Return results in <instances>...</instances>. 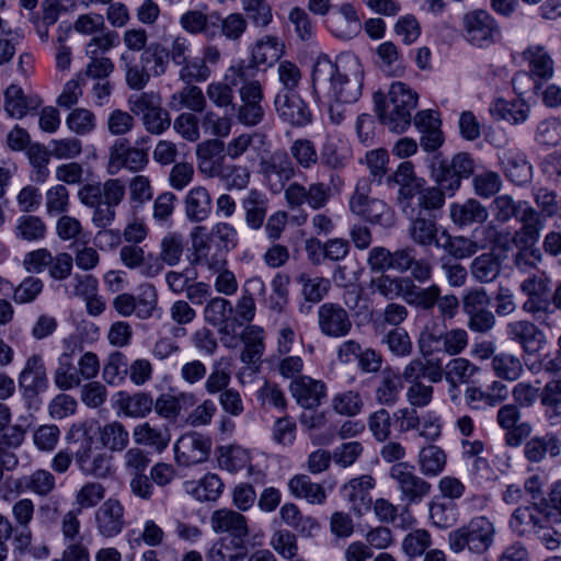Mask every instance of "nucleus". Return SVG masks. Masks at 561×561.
<instances>
[{
    "label": "nucleus",
    "instance_id": "1",
    "mask_svg": "<svg viewBox=\"0 0 561 561\" xmlns=\"http://www.w3.org/2000/svg\"><path fill=\"white\" fill-rule=\"evenodd\" d=\"M314 85L327 87L328 96L335 103H355L362 95L364 69L352 54H342L335 61L319 58L312 71Z\"/></svg>",
    "mask_w": 561,
    "mask_h": 561
},
{
    "label": "nucleus",
    "instance_id": "2",
    "mask_svg": "<svg viewBox=\"0 0 561 561\" xmlns=\"http://www.w3.org/2000/svg\"><path fill=\"white\" fill-rule=\"evenodd\" d=\"M375 103L380 123L391 133L403 134L411 125L419 95L408 84L397 81L391 83L386 96L376 93Z\"/></svg>",
    "mask_w": 561,
    "mask_h": 561
},
{
    "label": "nucleus",
    "instance_id": "3",
    "mask_svg": "<svg viewBox=\"0 0 561 561\" xmlns=\"http://www.w3.org/2000/svg\"><path fill=\"white\" fill-rule=\"evenodd\" d=\"M71 433H81V436L75 440L78 444L75 450V462L79 471L84 476L99 479L111 476L113 472V456L94 445V439L85 424L73 425Z\"/></svg>",
    "mask_w": 561,
    "mask_h": 561
},
{
    "label": "nucleus",
    "instance_id": "4",
    "mask_svg": "<svg viewBox=\"0 0 561 561\" xmlns=\"http://www.w3.org/2000/svg\"><path fill=\"white\" fill-rule=\"evenodd\" d=\"M495 533V526L488 517L477 516L467 525L451 531L448 545L456 553L466 548L474 553H483L493 545Z\"/></svg>",
    "mask_w": 561,
    "mask_h": 561
},
{
    "label": "nucleus",
    "instance_id": "5",
    "mask_svg": "<svg viewBox=\"0 0 561 561\" xmlns=\"http://www.w3.org/2000/svg\"><path fill=\"white\" fill-rule=\"evenodd\" d=\"M370 191L369 181L359 180L348 202L350 210L371 225L392 226L394 216L391 207L382 199L371 197Z\"/></svg>",
    "mask_w": 561,
    "mask_h": 561
},
{
    "label": "nucleus",
    "instance_id": "6",
    "mask_svg": "<svg viewBox=\"0 0 561 561\" xmlns=\"http://www.w3.org/2000/svg\"><path fill=\"white\" fill-rule=\"evenodd\" d=\"M255 72L253 65L238 61L226 70L222 80L213 81L207 85L206 95L216 107L233 106L234 88L255 77Z\"/></svg>",
    "mask_w": 561,
    "mask_h": 561
},
{
    "label": "nucleus",
    "instance_id": "7",
    "mask_svg": "<svg viewBox=\"0 0 561 561\" xmlns=\"http://www.w3.org/2000/svg\"><path fill=\"white\" fill-rule=\"evenodd\" d=\"M259 158V174L262 175L272 193H280L285 184L296 174L295 165L288 153L284 150L270 152L265 147V152H261Z\"/></svg>",
    "mask_w": 561,
    "mask_h": 561
},
{
    "label": "nucleus",
    "instance_id": "8",
    "mask_svg": "<svg viewBox=\"0 0 561 561\" xmlns=\"http://www.w3.org/2000/svg\"><path fill=\"white\" fill-rule=\"evenodd\" d=\"M148 164L147 149L130 146L126 138H117L108 148L106 170L111 175H116L123 169L138 173L144 171Z\"/></svg>",
    "mask_w": 561,
    "mask_h": 561
},
{
    "label": "nucleus",
    "instance_id": "9",
    "mask_svg": "<svg viewBox=\"0 0 561 561\" xmlns=\"http://www.w3.org/2000/svg\"><path fill=\"white\" fill-rule=\"evenodd\" d=\"M390 478L396 482L400 500L407 505L420 504L432 491V484L414 473L407 462H398L390 468Z\"/></svg>",
    "mask_w": 561,
    "mask_h": 561
},
{
    "label": "nucleus",
    "instance_id": "10",
    "mask_svg": "<svg viewBox=\"0 0 561 561\" xmlns=\"http://www.w3.org/2000/svg\"><path fill=\"white\" fill-rule=\"evenodd\" d=\"M193 264L205 267L211 273L227 266V253L214 240L205 234V228L196 226L192 233Z\"/></svg>",
    "mask_w": 561,
    "mask_h": 561
},
{
    "label": "nucleus",
    "instance_id": "11",
    "mask_svg": "<svg viewBox=\"0 0 561 561\" xmlns=\"http://www.w3.org/2000/svg\"><path fill=\"white\" fill-rule=\"evenodd\" d=\"M241 104L237 110L238 122L245 127L257 126L265 115L262 105L264 99L262 84L254 77L244 81L239 88Z\"/></svg>",
    "mask_w": 561,
    "mask_h": 561
},
{
    "label": "nucleus",
    "instance_id": "12",
    "mask_svg": "<svg viewBox=\"0 0 561 561\" xmlns=\"http://www.w3.org/2000/svg\"><path fill=\"white\" fill-rule=\"evenodd\" d=\"M210 449V437L197 432L186 433L174 444L175 461L182 467L203 463L208 459Z\"/></svg>",
    "mask_w": 561,
    "mask_h": 561
},
{
    "label": "nucleus",
    "instance_id": "13",
    "mask_svg": "<svg viewBox=\"0 0 561 561\" xmlns=\"http://www.w3.org/2000/svg\"><path fill=\"white\" fill-rule=\"evenodd\" d=\"M462 22L467 41L479 47L490 45L500 34L495 20L485 10L466 13Z\"/></svg>",
    "mask_w": 561,
    "mask_h": 561
},
{
    "label": "nucleus",
    "instance_id": "14",
    "mask_svg": "<svg viewBox=\"0 0 561 561\" xmlns=\"http://www.w3.org/2000/svg\"><path fill=\"white\" fill-rule=\"evenodd\" d=\"M285 199L290 208H298L307 204L312 209L327 206L331 198V188L322 182L311 183L308 187L293 182L284 192Z\"/></svg>",
    "mask_w": 561,
    "mask_h": 561
},
{
    "label": "nucleus",
    "instance_id": "15",
    "mask_svg": "<svg viewBox=\"0 0 561 561\" xmlns=\"http://www.w3.org/2000/svg\"><path fill=\"white\" fill-rule=\"evenodd\" d=\"M400 194L403 198L404 207H410L412 211L439 209L445 203V192L438 186H424L421 183H413L401 187Z\"/></svg>",
    "mask_w": 561,
    "mask_h": 561
},
{
    "label": "nucleus",
    "instance_id": "16",
    "mask_svg": "<svg viewBox=\"0 0 561 561\" xmlns=\"http://www.w3.org/2000/svg\"><path fill=\"white\" fill-rule=\"evenodd\" d=\"M98 534L103 538L118 536L125 527L124 505L114 497L105 500L94 513Z\"/></svg>",
    "mask_w": 561,
    "mask_h": 561
},
{
    "label": "nucleus",
    "instance_id": "17",
    "mask_svg": "<svg viewBox=\"0 0 561 561\" xmlns=\"http://www.w3.org/2000/svg\"><path fill=\"white\" fill-rule=\"evenodd\" d=\"M198 171L207 178L222 175L226 159V142L218 138H209L196 146L195 150Z\"/></svg>",
    "mask_w": 561,
    "mask_h": 561
},
{
    "label": "nucleus",
    "instance_id": "18",
    "mask_svg": "<svg viewBox=\"0 0 561 561\" xmlns=\"http://www.w3.org/2000/svg\"><path fill=\"white\" fill-rule=\"evenodd\" d=\"M318 325L323 335L341 339L350 333L352 321L348 312L341 305L325 302L318 309Z\"/></svg>",
    "mask_w": 561,
    "mask_h": 561
},
{
    "label": "nucleus",
    "instance_id": "19",
    "mask_svg": "<svg viewBox=\"0 0 561 561\" xmlns=\"http://www.w3.org/2000/svg\"><path fill=\"white\" fill-rule=\"evenodd\" d=\"M274 106L278 117L291 126H305L311 121V113L297 92L278 91Z\"/></svg>",
    "mask_w": 561,
    "mask_h": 561
},
{
    "label": "nucleus",
    "instance_id": "20",
    "mask_svg": "<svg viewBox=\"0 0 561 561\" xmlns=\"http://www.w3.org/2000/svg\"><path fill=\"white\" fill-rule=\"evenodd\" d=\"M209 524L215 534H228V538L248 540L250 535L247 517L232 508L215 510L210 515Z\"/></svg>",
    "mask_w": 561,
    "mask_h": 561
},
{
    "label": "nucleus",
    "instance_id": "21",
    "mask_svg": "<svg viewBox=\"0 0 561 561\" xmlns=\"http://www.w3.org/2000/svg\"><path fill=\"white\" fill-rule=\"evenodd\" d=\"M522 413L516 404L507 403L502 405L496 413L497 425L506 431L505 440L510 446H518L523 439L528 437L533 431L527 422L518 423Z\"/></svg>",
    "mask_w": 561,
    "mask_h": 561
},
{
    "label": "nucleus",
    "instance_id": "22",
    "mask_svg": "<svg viewBox=\"0 0 561 561\" xmlns=\"http://www.w3.org/2000/svg\"><path fill=\"white\" fill-rule=\"evenodd\" d=\"M507 339L520 345L526 354H533L545 344L543 332L529 320L511 321L505 327Z\"/></svg>",
    "mask_w": 561,
    "mask_h": 561
},
{
    "label": "nucleus",
    "instance_id": "23",
    "mask_svg": "<svg viewBox=\"0 0 561 561\" xmlns=\"http://www.w3.org/2000/svg\"><path fill=\"white\" fill-rule=\"evenodd\" d=\"M289 390L296 402L304 409H316L327 398L325 383L309 376H300L293 380Z\"/></svg>",
    "mask_w": 561,
    "mask_h": 561
},
{
    "label": "nucleus",
    "instance_id": "24",
    "mask_svg": "<svg viewBox=\"0 0 561 561\" xmlns=\"http://www.w3.org/2000/svg\"><path fill=\"white\" fill-rule=\"evenodd\" d=\"M184 251L182 234L176 232L167 233L160 242L159 254L149 253V262L154 276L161 274L164 265L175 266L180 263Z\"/></svg>",
    "mask_w": 561,
    "mask_h": 561
},
{
    "label": "nucleus",
    "instance_id": "25",
    "mask_svg": "<svg viewBox=\"0 0 561 561\" xmlns=\"http://www.w3.org/2000/svg\"><path fill=\"white\" fill-rule=\"evenodd\" d=\"M133 438L136 445L148 447L161 454L168 448L171 442V432L164 424L146 421L137 424L133 428Z\"/></svg>",
    "mask_w": 561,
    "mask_h": 561
},
{
    "label": "nucleus",
    "instance_id": "26",
    "mask_svg": "<svg viewBox=\"0 0 561 561\" xmlns=\"http://www.w3.org/2000/svg\"><path fill=\"white\" fill-rule=\"evenodd\" d=\"M376 481L370 474H363L351 479L343 491L351 510L358 516H362L371 506L370 491L375 488Z\"/></svg>",
    "mask_w": 561,
    "mask_h": 561
},
{
    "label": "nucleus",
    "instance_id": "27",
    "mask_svg": "<svg viewBox=\"0 0 561 561\" xmlns=\"http://www.w3.org/2000/svg\"><path fill=\"white\" fill-rule=\"evenodd\" d=\"M19 385L27 396H35L48 386V378L43 357L31 355L19 375Z\"/></svg>",
    "mask_w": 561,
    "mask_h": 561
},
{
    "label": "nucleus",
    "instance_id": "28",
    "mask_svg": "<svg viewBox=\"0 0 561 561\" xmlns=\"http://www.w3.org/2000/svg\"><path fill=\"white\" fill-rule=\"evenodd\" d=\"M522 228L514 234V242L520 247H528L536 243L539 239L541 230L545 228L546 217L527 202L519 214Z\"/></svg>",
    "mask_w": 561,
    "mask_h": 561
},
{
    "label": "nucleus",
    "instance_id": "29",
    "mask_svg": "<svg viewBox=\"0 0 561 561\" xmlns=\"http://www.w3.org/2000/svg\"><path fill=\"white\" fill-rule=\"evenodd\" d=\"M268 147L267 137L261 131H245L232 137L226 144V156L231 160H239L241 157L254 151L259 157Z\"/></svg>",
    "mask_w": 561,
    "mask_h": 561
},
{
    "label": "nucleus",
    "instance_id": "30",
    "mask_svg": "<svg viewBox=\"0 0 561 561\" xmlns=\"http://www.w3.org/2000/svg\"><path fill=\"white\" fill-rule=\"evenodd\" d=\"M330 23L332 33L343 39L355 37L362 30L360 19L353 4L348 2L336 8Z\"/></svg>",
    "mask_w": 561,
    "mask_h": 561
},
{
    "label": "nucleus",
    "instance_id": "31",
    "mask_svg": "<svg viewBox=\"0 0 561 561\" xmlns=\"http://www.w3.org/2000/svg\"><path fill=\"white\" fill-rule=\"evenodd\" d=\"M233 307L229 300L222 297L208 299L203 310L204 321L218 329L220 333H229L233 330Z\"/></svg>",
    "mask_w": 561,
    "mask_h": 561
},
{
    "label": "nucleus",
    "instance_id": "32",
    "mask_svg": "<svg viewBox=\"0 0 561 561\" xmlns=\"http://www.w3.org/2000/svg\"><path fill=\"white\" fill-rule=\"evenodd\" d=\"M249 554L247 540L221 537L207 551V561H244Z\"/></svg>",
    "mask_w": 561,
    "mask_h": 561
},
{
    "label": "nucleus",
    "instance_id": "33",
    "mask_svg": "<svg viewBox=\"0 0 561 561\" xmlns=\"http://www.w3.org/2000/svg\"><path fill=\"white\" fill-rule=\"evenodd\" d=\"M290 494L309 504L321 505L327 500V493L320 483H316L307 474H296L287 482Z\"/></svg>",
    "mask_w": 561,
    "mask_h": 561
},
{
    "label": "nucleus",
    "instance_id": "34",
    "mask_svg": "<svg viewBox=\"0 0 561 561\" xmlns=\"http://www.w3.org/2000/svg\"><path fill=\"white\" fill-rule=\"evenodd\" d=\"M449 214L453 222L458 227L482 224L489 218L486 207L474 198L451 204Z\"/></svg>",
    "mask_w": 561,
    "mask_h": 561
},
{
    "label": "nucleus",
    "instance_id": "35",
    "mask_svg": "<svg viewBox=\"0 0 561 561\" xmlns=\"http://www.w3.org/2000/svg\"><path fill=\"white\" fill-rule=\"evenodd\" d=\"M185 216L192 222H202L211 214V197L204 186L191 188L184 198Z\"/></svg>",
    "mask_w": 561,
    "mask_h": 561
},
{
    "label": "nucleus",
    "instance_id": "36",
    "mask_svg": "<svg viewBox=\"0 0 561 561\" xmlns=\"http://www.w3.org/2000/svg\"><path fill=\"white\" fill-rule=\"evenodd\" d=\"M528 62L530 75L538 80H550L554 73V64L546 47L530 45L523 53Z\"/></svg>",
    "mask_w": 561,
    "mask_h": 561
},
{
    "label": "nucleus",
    "instance_id": "37",
    "mask_svg": "<svg viewBox=\"0 0 561 561\" xmlns=\"http://www.w3.org/2000/svg\"><path fill=\"white\" fill-rule=\"evenodd\" d=\"M4 108L11 117L21 118L32 111L37 110L42 100L37 95H25L23 90L18 85L7 88Z\"/></svg>",
    "mask_w": 561,
    "mask_h": 561
},
{
    "label": "nucleus",
    "instance_id": "38",
    "mask_svg": "<svg viewBox=\"0 0 561 561\" xmlns=\"http://www.w3.org/2000/svg\"><path fill=\"white\" fill-rule=\"evenodd\" d=\"M179 24L181 28L191 35L203 34L208 39L217 35V23L211 22L208 14L198 9H191L180 15Z\"/></svg>",
    "mask_w": 561,
    "mask_h": 561
},
{
    "label": "nucleus",
    "instance_id": "39",
    "mask_svg": "<svg viewBox=\"0 0 561 561\" xmlns=\"http://www.w3.org/2000/svg\"><path fill=\"white\" fill-rule=\"evenodd\" d=\"M540 403L550 425L561 424V378H551L540 389Z\"/></svg>",
    "mask_w": 561,
    "mask_h": 561
},
{
    "label": "nucleus",
    "instance_id": "40",
    "mask_svg": "<svg viewBox=\"0 0 561 561\" xmlns=\"http://www.w3.org/2000/svg\"><path fill=\"white\" fill-rule=\"evenodd\" d=\"M560 453L561 440L551 433L531 437L524 447V456L530 462H540L547 454L551 457H557Z\"/></svg>",
    "mask_w": 561,
    "mask_h": 561
},
{
    "label": "nucleus",
    "instance_id": "41",
    "mask_svg": "<svg viewBox=\"0 0 561 561\" xmlns=\"http://www.w3.org/2000/svg\"><path fill=\"white\" fill-rule=\"evenodd\" d=\"M502 272V262L493 252L476 256L470 264L471 277L480 284L493 283Z\"/></svg>",
    "mask_w": 561,
    "mask_h": 561
},
{
    "label": "nucleus",
    "instance_id": "42",
    "mask_svg": "<svg viewBox=\"0 0 561 561\" xmlns=\"http://www.w3.org/2000/svg\"><path fill=\"white\" fill-rule=\"evenodd\" d=\"M240 339L243 343L241 362L244 364L260 362L265 350L263 329L256 325H248L242 330Z\"/></svg>",
    "mask_w": 561,
    "mask_h": 561
},
{
    "label": "nucleus",
    "instance_id": "43",
    "mask_svg": "<svg viewBox=\"0 0 561 561\" xmlns=\"http://www.w3.org/2000/svg\"><path fill=\"white\" fill-rule=\"evenodd\" d=\"M224 483L215 473H207L198 481H186L185 492L199 502L216 501L222 492Z\"/></svg>",
    "mask_w": 561,
    "mask_h": 561
},
{
    "label": "nucleus",
    "instance_id": "44",
    "mask_svg": "<svg viewBox=\"0 0 561 561\" xmlns=\"http://www.w3.org/2000/svg\"><path fill=\"white\" fill-rule=\"evenodd\" d=\"M169 105L176 111L186 108L202 113L206 108L207 101L199 87L188 83L170 96Z\"/></svg>",
    "mask_w": 561,
    "mask_h": 561
},
{
    "label": "nucleus",
    "instance_id": "45",
    "mask_svg": "<svg viewBox=\"0 0 561 561\" xmlns=\"http://www.w3.org/2000/svg\"><path fill=\"white\" fill-rule=\"evenodd\" d=\"M267 198L257 191L250 190L242 199V208L245 211V222L249 228L257 230L263 226L267 213Z\"/></svg>",
    "mask_w": 561,
    "mask_h": 561
},
{
    "label": "nucleus",
    "instance_id": "46",
    "mask_svg": "<svg viewBox=\"0 0 561 561\" xmlns=\"http://www.w3.org/2000/svg\"><path fill=\"white\" fill-rule=\"evenodd\" d=\"M501 165L506 176L518 185L527 183L531 178V165L520 152H504L501 157Z\"/></svg>",
    "mask_w": 561,
    "mask_h": 561
},
{
    "label": "nucleus",
    "instance_id": "47",
    "mask_svg": "<svg viewBox=\"0 0 561 561\" xmlns=\"http://www.w3.org/2000/svg\"><path fill=\"white\" fill-rule=\"evenodd\" d=\"M119 67L124 71L125 81L129 89L140 91L148 84L150 73L145 66L137 61L133 54L122 53Z\"/></svg>",
    "mask_w": 561,
    "mask_h": 561
},
{
    "label": "nucleus",
    "instance_id": "48",
    "mask_svg": "<svg viewBox=\"0 0 561 561\" xmlns=\"http://www.w3.org/2000/svg\"><path fill=\"white\" fill-rule=\"evenodd\" d=\"M13 232L19 240L38 242L45 239L47 227L39 216L25 214L16 219Z\"/></svg>",
    "mask_w": 561,
    "mask_h": 561
},
{
    "label": "nucleus",
    "instance_id": "49",
    "mask_svg": "<svg viewBox=\"0 0 561 561\" xmlns=\"http://www.w3.org/2000/svg\"><path fill=\"white\" fill-rule=\"evenodd\" d=\"M119 397L118 409L125 416L142 419L153 409V398L147 392H137L133 396L119 393Z\"/></svg>",
    "mask_w": 561,
    "mask_h": 561
},
{
    "label": "nucleus",
    "instance_id": "50",
    "mask_svg": "<svg viewBox=\"0 0 561 561\" xmlns=\"http://www.w3.org/2000/svg\"><path fill=\"white\" fill-rule=\"evenodd\" d=\"M54 382L60 390H70L81 383L78 370L73 365V350L64 352L58 358V367L54 371Z\"/></svg>",
    "mask_w": 561,
    "mask_h": 561
},
{
    "label": "nucleus",
    "instance_id": "51",
    "mask_svg": "<svg viewBox=\"0 0 561 561\" xmlns=\"http://www.w3.org/2000/svg\"><path fill=\"white\" fill-rule=\"evenodd\" d=\"M119 260L122 264L129 270H137L142 276L153 278L154 272L151 271L149 253L138 244H126L119 250Z\"/></svg>",
    "mask_w": 561,
    "mask_h": 561
},
{
    "label": "nucleus",
    "instance_id": "52",
    "mask_svg": "<svg viewBox=\"0 0 561 561\" xmlns=\"http://www.w3.org/2000/svg\"><path fill=\"white\" fill-rule=\"evenodd\" d=\"M491 367L497 378L507 381H516L524 374L520 358L506 352L495 354L492 358Z\"/></svg>",
    "mask_w": 561,
    "mask_h": 561
},
{
    "label": "nucleus",
    "instance_id": "53",
    "mask_svg": "<svg viewBox=\"0 0 561 561\" xmlns=\"http://www.w3.org/2000/svg\"><path fill=\"white\" fill-rule=\"evenodd\" d=\"M401 388L400 376L392 369L386 368L375 390V398L379 404L392 407L398 401Z\"/></svg>",
    "mask_w": 561,
    "mask_h": 561
},
{
    "label": "nucleus",
    "instance_id": "54",
    "mask_svg": "<svg viewBox=\"0 0 561 561\" xmlns=\"http://www.w3.org/2000/svg\"><path fill=\"white\" fill-rule=\"evenodd\" d=\"M100 443L110 451H122L129 444V433L118 421H112L99 428Z\"/></svg>",
    "mask_w": 561,
    "mask_h": 561
},
{
    "label": "nucleus",
    "instance_id": "55",
    "mask_svg": "<svg viewBox=\"0 0 561 561\" xmlns=\"http://www.w3.org/2000/svg\"><path fill=\"white\" fill-rule=\"evenodd\" d=\"M432 176L446 194L454 195L459 190L462 179L451 169L446 159L435 158L432 164Z\"/></svg>",
    "mask_w": 561,
    "mask_h": 561
},
{
    "label": "nucleus",
    "instance_id": "56",
    "mask_svg": "<svg viewBox=\"0 0 561 561\" xmlns=\"http://www.w3.org/2000/svg\"><path fill=\"white\" fill-rule=\"evenodd\" d=\"M283 54V44L276 36L265 35L259 39L252 50V58L255 65L271 66L276 62Z\"/></svg>",
    "mask_w": 561,
    "mask_h": 561
},
{
    "label": "nucleus",
    "instance_id": "57",
    "mask_svg": "<svg viewBox=\"0 0 561 561\" xmlns=\"http://www.w3.org/2000/svg\"><path fill=\"white\" fill-rule=\"evenodd\" d=\"M438 228L435 220L416 216L410 225L409 234L411 239L420 245L430 247L435 244L439 247L437 241Z\"/></svg>",
    "mask_w": 561,
    "mask_h": 561
},
{
    "label": "nucleus",
    "instance_id": "58",
    "mask_svg": "<svg viewBox=\"0 0 561 561\" xmlns=\"http://www.w3.org/2000/svg\"><path fill=\"white\" fill-rule=\"evenodd\" d=\"M447 457L445 451L435 445H428L419 454V466L425 477L438 476L446 466Z\"/></svg>",
    "mask_w": 561,
    "mask_h": 561
},
{
    "label": "nucleus",
    "instance_id": "59",
    "mask_svg": "<svg viewBox=\"0 0 561 561\" xmlns=\"http://www.w3.org/2000/svg\"><path fill=\"white\" fill-rule=\"evenodd\" d=\"M241 8L253 27L265 30L273 21V10L267 0H240Z\"/></svg>",
    "mask_w": 561,
    "mask_h": 561
},
{
    "label": "nucleus",
    "instance_id": "60",
    "mask_svg": "<svg viewBox=\"0 0 561 561\" xmlns=\"http://www.w3.org/2000/svg\"><path fill=\"white\" fill-rule=\"evenodd\" d=\"M411 278L409 277H392L390 275H380L371 280L375 290L387 299H394L401 297L405 299Z\"/></svg>",
    "mask_w": 561,
    "mask_h": 561
},
{
    "label": "nucleus",
    "instance_id": "61",
    "mask_svg": "<svg viewBox=\"0 0 561 561\" xmlns=\"http://www.w3.org/2000/svg\"><path fill=\"white\" fill-rule=\"evenodd\" d=\"M446 238L445 242L439 244L438 248L444 249L450 256L457 260H462L473 255L479 249L484 248L485 244H479L468 237L457 236L453 237L446 231H443Z\"/></svg>",
    "mask_w": 561,
    "mask_h": 561
},
{
    "label": "nucleus",
    "instance_id": "62",
    "mask_svg": "<svg viewBox=\"0 0 561 561\" xmlns=\"http://www.w3.org/2000/svg\"><path fill=\"white\" fill-rule=\"evenodd\" d=\"M24 489L38 496L49 495L56 488L55 476L46 469H36L21 480Z\"/></svg>",
    "mask_w": 561,
    "mask_h": 561
},
{
    "label": "nucleus",
    "instance_id": "63",
    "mask_svg": "<svg viewBox=\"0 0 561 561\" xmlns=\"http://www.w3.org/2000/svg\"><path fill=\"white\" fill-rule=\"evenodd\" d=\"M321 162L332 170L344 169L348 162L347 150L341 142L332 137H328L320 151Z\"/></svg>",
    "mask_w": 561,
    "mask_h": 561
},
{
    "label": "nucleus",
    "instance_id": "64",
    "mask_svg": "<svg viewBox=\"0 0 561 561\" xmlns=\"http://www.w3.org/2000/svg\"><path fill=\"white\" fill-rule=\"evenodd\" d=\"M297 282L301 285V294L309 302L321 301L331 288V280L325 277H311L305 273L300 274Z\"/></svg>",
    "mask_w": 561,
    "mask_h": 561
}]
</instances>
